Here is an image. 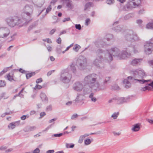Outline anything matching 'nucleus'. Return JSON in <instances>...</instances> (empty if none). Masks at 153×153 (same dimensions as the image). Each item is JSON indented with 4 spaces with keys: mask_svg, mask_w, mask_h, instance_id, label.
<instances>
[{
    "mask_svg": "<svg viewBox=\"0 0 153 153\" xmlns=\"http://www.w3.org/2000/svg\"><path fill=\"white\" fill-rule=\"evenodd\" d=\"M98 75L95 74H89L86 76L83 80L82 83L84 86L88 85L92 89L99 91L101 89L100 87V84L98 81Z\"/></svg>",
    "mask_w": 153,
    "mask_h": 153,
    "instance_id": "obj_1",
    "label": "nucleus"
},
{
    "mask_svg": "<svg viewBox=\"0 0 153 153\" xmlns=\"http://www.w3.org/2000/svg\"><path fill=\"white\" fill-rule=\"evenodd\" d=\"M132 74V76L128 77V79L131 82L136 83L138 82L140 83H144L150 81V80H145L142 79L146 76V74L144 70L141 69L135 70Z\"/></svg>",
    "mask_w": 153,
    "mask_h": 153,
    "instance_id": "obj_2",
    "label": "nucleus"
},
{
    "mask_svg": "<svg viewBox=\"0 0 153 153\" xmlns=\"http://www.w3.org/2000/svg\"><path fill=\"white\" fill-rule=\"evenodd\" d=\"M111 51L113 56L120 59H125L126 58L129 57L131 55L130 53L127 52L126 51L123 50L121 51L117 47L111 48Z\"/></svg>",
    "mask_w": 153,
    "mask_h": 153,
    "instance_id": "obj_3",
    "label": "nucleus"
},
{
    "mask_svg": "<svg viewBox=\"0 0 153 153\" xmlns=\"http://www.w3.org/2000/svg\"><path fill=\"white\" fill-rule=\"evenodd\" d=\"M125 38L126 40L127 41L126 42L127 46L128 47L132 46L131 44L132 42L140 40V38L138 37L137 34L131 30H127L126 31Z\"/></svg>",
    "mask_w": 153,
    "mask_h": 153,
    "instance_id": "obj_4",
    "label": "nucleus"
},
{
    "mask_svg": "<svg viewBox=\"0 0 153 153\" xmlns=\"http://www.w3.org/2000/svg\"><path fill=\"white\" fill-rule=\"evenodd\" d=\"M96 53L97 56V57L93 62L94 64L97 67H103L102 63V61L103 59L102 55L104 53L105 51L99 49L97 50Z\"/></svg>",
    "mask_w": 153,
    "mask_h": 153,
    "instance_id": "obj_5",
    "label": "nucleus"
},
{
    "mask_svg": "<svg viewBox=\"0 0 153 153\" xmlns=\"http://www.w3.org/2000/svg\"><path fill=\"white\" fill-rule=\"evenodd\" d=\"M114 36L112 34H107L103 39H99L95 42V45L97 47H104L105 45V40L109 41L113 39Z\"/></svg>",
    "mask_w": 153,
    "mask_h": 153,
    "instance_id": "obj_6",
    "label": "nucleus"
},
{
    "mask_svg": "<svg viewBox=\"0 0 153 153\" xmlns=\"http://www.w3.org/2000/svg\"><path fill=\"white\" fill-rule=\"evenodd\" d=\"M72 75L68 72L67 70L62 71L61 73L60 80L64 83H68L71 81Z\"/></svg>",
    "mask_w": 153,
    "mask_h": 153,
    "instance_id": "obj_7",
    "label": "nucleus"
},
{
    "mask_svg": "<svg viewBox=\"0 0 153 153\" xmlns=\"http://www.w3.org/2000/svg\"><path fill=\"white\" fill-rule=\"evenodd\" d=\"M76 64L80 69H85L86 67L87 64L86 58L82 56H79L76 61Z\"/></svg>",
    "mask_w": 153,
    "mask_h": 153,
    "instance_id": "obj_8",
    "label": "nucleus"
},
{
    "mask_svg": "<svg viewBox=\"0 0 153 153\" xmlns=\"http://www.w3.org/2000/svg\"><path fill=\"white\" fill-rule=\"evenodd\" d=\"M18 18L16 17H10L6 19V22L10 27H14L18 24Z\"/></svg>",
    "mask_w": 153,
    "mask_h": 153,
    "instance_id": "obj_9",
    "label": "nucleus"
},
{
    "mask_svg": "<svg viewBox=\"0 0 153 153\" xmlns=\"http://www.w3.org/2000/svg\"><path fill=\"white\" fill-rule=\"evenodd\" d=\"M140 3V0H129L126 5V7L128 9H131L138 6Z\"/></svg>",
    "mask_w": 153,
    "mask_h": 153,
    "instance_id": "obj_10",
    "label": "nucleus"
},
{
    "mask_svg": "<svg viewBox=\"0 0 153 153\" xmlns=\"http://www.w3.org/2000/svg\"><path fill=\"white\" fill-rule=\"evenodd\" d=\"M10 34V30L7 27H0V38L5 39Z\"/></svg>",
    "mask_w": 153,
    "mask_h": 153,
    "instance_id": "obj_11",
    "label": "nucleus"
},
{
    "mask_svg": "<svg viewBox=\"0 0 153 153\" xmlns=\"http://www.w3.org/2000/svg\"><path fill=\"white\" fill-rule=\"evenodd\" d=\"M144 51L146 54H151L153 51V44L150 42H146L144 45Z\"/></svg>",
    "mask_w": 153,
    "mask_h": 153,
    "instance_id": "obj_12",
    "label": "nucleus"
},
{
    "mask_svg": "<svg viewBox=\"0 0 153 153\" xmlns=\"http://www.w3.org/2000/svg\"><path fill=\"white\" fill-rule=\"evenodd\" d=\"M23 12L28 17H31L33 11V7L30 5H26L23 9Z\"/></svg>",
    "mask_w": 153,
    "mask_h": 153,
    "instance_id": "obj_13",
    "label": "nucleus"
},
{
    "mask_svg": "<svg viewBox=\"0 0 153 153\" xmlns=\"http://www.w3.org/2000/svg\"><path fill=\"white\" fill-rule=\"evenodd\" d=\"M84 86L82 81V82L77 81L74 83L73 86V89L78 92H80L82 91Z\"/></svg>",
    "mask_w": 153,
    "mask_h": 153,
    "instance_id": "obj_14",
    "label": "nucleus"
},
{
    "mask_svg": "<svg viewBox=\"0 0 153 153\" xmlns=\"http://www.w3.org/2000/svg\"><path fill=\"white\" fill-rule=\"evenodd\" d=\"M20 120L13 122L10 123L8 126V128L9 129L13 130L16 127L18 126L20 124Z\"/></svg>",
    "mask_w": 153,
    "mask_h": 153,
    "instance_id": "obj_15",
    "label": "nucleus"
},
{
    "mask_svg": "<svg viewBox=\"0 0 153 153\" xmlns=\"http://www.w3.org/2000/svg\"><path fill=\"white\" fill-rule=\"evenodd\" d=\"M15 76L12 73H9L6 74L4 76V78L10 82L13 81H16V80L15 79Z\"/></svg>",
    "mask_w": 153,
    "mask_h": 153,
    "instance_id": "obj_16",
    "label": "nucleus"
},
{
    "mask_svg": "<svg viewBox=\"0 0 153 153\" xmlns=\"http://www.w3.org/2000/svg\"><path fill=\"white\" fill-rule=\"evenodd\" d=\"M113 30L117 33L120 32L123 33L125 31V27L123 25H119L115 27Z\"/></svg>",
    "mask_w": 153,
    "mask_h": 153,
    "instance_id": "obj_17",
    "label": "nucleus"
},
{
    "mask_svg": "<svg viewBox=\"0 0 153 153\" xmlns=\"http://www.w3.org/2000/svg\"><path fill=\"white\" fill-rule=\"evenodd\" d=\"M142 61V59L135 58L131 62V64L133 66H137L140 65Z\"/></svg>",
    "mask_w": 153,
    "mask_h": 153,
    "instance_id": "obj_18",
    "label": "nucleus"
},
{
    "mask_svg": "<svg viewBox=\"0 0 153 153\" xmlns=\"http://www.w3.org/2000/svg\"><path fill=\"white\" fill-rule=\"evenodd\" d=\"M117 102L118 104H122L129 102V98L128 97L119 98L117 99Z\"/></svg>",
    "mask_w": 153,
    "mask_h": 153,
    "instance_id": "obj_19",
    "label": "nucleus"
},
{
    "mask_svg": "<svg viewBox=\"0 0 153 153\" xmlns=\"http://www.w3.org/2000/svg\"><path fill=\"white\" fill-rule=\"evenodd\" d=\"M36 127L34 126H28L24 128V130L26 132L34 131L36 129Z\"/></svg>",
    "mask_w": 153,
    "mask_h": 153,
    "instance_id": "obj_20",
    "label": "nucleus"
},
{
    "mask_svg": "<svg viewBox=\"0 0 153 153\" xmlns=\"http://www.w3.org/2000/svg\"><path fill=\"white\" fill-rule=\"evenodd\" d=\"M63 1L66 3V6L70 9H72L74 7V6L71 0H62Z\"/></svg>",
    "mask_w": 153,
    "mask_h": 153,
    "instance_id": "obj_21",
    "label": "nucleus"
},
{
    "mask_svg": "<svg viewBox=\"0 0 153 153\" xmlns=\"http://www.w3.org/2000/svg\"><path fill=\"white\" fill-rule=\"evenodd\" d=\"M84 96L81 94H78L75 101L77 103L81 102L83 100Z\"/></svg>",
    "mask_w": 153,
    "mask_h": 153,
    "instance_id": "obj_22",
    "label": "nucleus"
},
{
    "mask_svg": "<svg viewBox=\"0 0 153 153\" xmlns=\"http://www.w3.org/2000/svg\"><path fill=\"white\" fill-rule=\"evenodd\" d=\"M140 124L137 123L133 125V127L131 128V130L133 131L136 132L138 131L140 129Z\"/></svg>",
    "mask_w": 153,
    "mask_h": 153,
    "instance_id": "obj_23",
    "label": "nucleus"
},
{
    "mask_svg": "<svg viewBox=\"0 0 153 153\" xmlns=\"http://www.w3.org/2000/svg\"><path fill=\"white\" fill-rule=\"evenodd\" d=\"M40 97L43 101L45 102H48V98L44 93L42 92L40 94Z\"/></svg>",
    "mask_w": 153,
    "mask_h": 153,
    "instance_id": "obj_24",
    "label": "nucleus"
},
{
    "mask_svg": "<svg viewBox=\"0 0 153 153\" xmlns=\"http://www.w3.org/2000/svg\"><path fill=\"white\" fill-rule=\"evenodd\" d=\"M105 58L108 62H111L113 60L112 56L109 52L105 54Z\"/></svg>",
    "mask_w": 153,
    "mask_h": 153,
    "instance_id": "obj_25",
    "label": "nucleus"
},
{
    "mask_svg": "<svg viewBox=\"0 0 153 153\" xmlns=\"http://www.w3.org/2000/svg\"><path fill=\"white\" fill-rule=\"evenodd\" d=\"M26 20L24 19H19L18 18V20L17 21L18 24L17 25H19V27L23 26L25 23Z\"/></svg>",
    "mask_w": 153,
    "mask_h": 153,
    "instance_id": "obj_26",
    "label": "nucleus"
},
{
    "mask_svg": "<svg viewBox=\"0 0 153 153\" xmlns=\"http://www.w3.org/2000/svg\"><path fill=\"white\" fill-rule=\"evenodd\" d=\"M94 93L92 92L89 95V98L91 99V101L93 102H95L97 100V99L94 97Z\"/></svg>",
    "mask_w": 153,
    "mask_h": 153,
    "instance_id": "obj_27",
    "label": "nucleus"
},
{
    "mask_svg": "<svg viewBox=\"0 0 153 153\" xmlns=\"http://www.w3.org/2000/svg\"><path fill=\"white\" fill-rule=\"evenodd\" d=\"M123 83L125 85V87L126 88H128L131 86V84L127 79H125L123 80Z\"/></svg>",
    "mask_w": 153,
    "mask_h": 153,
    "instance_id": "obj_28",
    "label": "nucleus"
},
{
    "mask_svg": "<svg viewBox=\"0 0 153 153\" xmlns=\"http://www.w3.org/2000/svg\"><path fill=\"white\" fill-rule=\"evenodd\" d=\"M133 51L134 53H138L140 51L139 47L138 45H135L133 46Z\"/></svg>",
    "mask_w": 153,
    "mask_h": 153,
    "instance_id": "obj_29",
    "label": "nucleus"
},
{
    "mask_svg": "<svg viewBox=\"0 0 153 153\" xmlns=\"http://www.w3.org/2000/svg\"><path fill=\"white\" fill-rule=\"evenodd\" d=\"M93 6V3L90 2H89L86 4L85 5L84 10H88L91 7Z\"/></svg>",
    "mask_w": 153,
    "mask_h": 153,
    "instance_id": "obj_30",
    "label": "nucleus"
},
{
    "mask_svg": "<svg viewBox=\"0 0 153 153\" xmlns=\"http://www.w3.org/2000/svg\"><path fill=\"white\" fill-rule=\"evenodd\" d=\"M86 86L85 85V86H84L85 87H83V94H88V93H89L90 92V90L87 88L86 87Z\"/></svg>",
    "mask_w": 153,
    "mask_h": 153,
    "instance_id": "obj_31",
    "label": "nucleus"
},
{
    "mask_svg": "<svg viewBox=\"0 0 153 153\" xmlns=\"http://www.w3.org/2000/svg\"><path fill=\"white\" fill-rule=\"evenodd\" d=\"M70 68L71 71L74 73H75L76 72V68L73 64H71L70 65Z\"/></svg>",
    "mask_w": 153,
    "mask_h": 153,
    "instance_id": "obj_32",
    "label": "nucleus"
},
{
    "mask_svg": "<svg viewBox=\"0 0 153 153\" xmlns=\"http://www.w3.org/2000/svg\"><path fill=\"white\" fill-rule=\"evenodd\" d=\"M146 28L149 29H153V22L149 23L147 24Z\"/></svg>",
    "mask_w": 153,
    "mask_h": 153,
    "instance_id": "obj_33",
    "label": "nucleus"
},
{
    "mask_svg": "<svg viewBox=\"0 0 153 153\" xmlns=\"http://www.w3.org/2000/svg\"><path fill=\"white\" fill-rule=\"evenodd\" d=\"M119 114V112H115L111 116V117L113 118L114 119H116L117 118Z\"/></svg>",
    "mask_w": 153,
    "mask_h": 153,
    "instance_id": "obj_34",
    "label": "nucleus"
},
{
    "mask_svg": "<svg viewBox=\"0 0 153 153\" xmlns=\"http://www.w3.org/2000/svg\"><path fill=\"white\" fill-rule=\"evenodd\" d=\"M80 48V46L79 45H78L77 44H76L73 47V49L75 51L77 52Z\"/></svg>",
    "mask_w": 153,
    "mask_h": 153,
    "instance_id": "obj_35",
    "label": "nucleus"
},
{
    "mask_svg": "<svg viewBox=\"0 0 153 153\" xmlns=\"http://www.w3.org/2000/svg\"><path fill=\"white\" fill-rule=\"evenodd\" d=\"M35 73L34 72H32L30 73L27 74L26 75V77L27 79H28L32 76L35 75Z\"/></svg>",
    "mask_w": 153,
    "mask_h": 153,
    "instance_id": "obj_36",
    "label": "nucleus"
},
{
    "mask_svg": "<svg viewBox=\"0 0 153 153\" xmlns=\"http://www.w3.org/2000/svg\"><path fill=\"white\" fill-rule=\"evenodd\" d=\"M91 142V141L90 139H87L85 140L84 143L85 145H88L90 144Z\"/></svg>",
    "mask_w": 153,
    "mask_h": 153,
    "instance_id": "obj_37",
    "label": "nucleus"
},
{
    "mask_svg": "<svg viewBox=\"0 0 153 153\" xmlns=\"http://www.w3.org/2000/svg\"><path fill=\"white\" fill-rule=\"evenodd\" d=\"M133 15L131 14H128L125 16L124 17V19L125 20H128L132 17Z\"/></svg>",
    "mask_w": 153,
    "mask_h": 153,
    "instance_id": "obj_38",
    "label": "nucleus"
},
{
    "mask_svg": "<svg viewBox=\"0 0 153 153\" xmlns=\"http://www.w3.org/2000/svg\"><path fill=\"white\" fill-rule=\"evenodd\" d=\"M5 82L4 80H0V87H3L6 85Z\"/></svg>",
    "mask_w": 153,
    "mask_h": 153,
    "instance_id": "obj_39",
    "label": "nucleus"
},
{
    "mask_svg": "<svg viewBox=\"0 0 153 153\" xmlns=\"http://www.w3.org/2000/svg\"><path fill=\"white\" fill-rule=\"evenodd\" d=\"M74 144H69L66 143V147L67 148H73L74 146Z\"/></svg>",
    "mask_w": 153,
    "mask_h": 153,
    "instance_id": "obj_40",
    "label": "nucleus"
},
{
    "mask_svg": "<svg viewBox=\"0 0 153 153\" xmlns=\"http://www.w3.org/2000/svg\"><path fill=\"white\" fill-rule=\"evenodd\" d=\"M45 3V0H43L41 2L39 3L38 4H35L34 6H36L37 7H40L42 6Z\"/></svg>",
    "mask_w": 153,
    "mask_h": 153,
    "instance_id": "obj_41",
    "label": "nucleus"
},
{
    "mask_svg": "<svg viewBox=\"0 0 153 153\" xmlns=\"http://www.w3.org/2000/svg\"><path fill=\"white\" fill-rule=\"evenodd\" d=\"M37 22H35L34 24H33L32 25H30L28 27V30L30 31L33 27H35L37 25Z\"/></svg>",
    "mask_w": 153,
    "mask_h": 153,
    "instance_id": "obj_42",
    "label": "nucleus"
},
{
    "mask_svg": "<svg viewBox=\"0 0 153 153\" xmlns=\"http://www.w3.org/2000/svg\"><path fill=\"white\" fill-rule=\"evenodd\" d=\"M32 153H40V150L39 148H36L31 152Z\"/></svg>",
    "mask_w": 153,
    "mask_h": 153,
    "instance_id": "obj_43",
    "label": "nucleus"
},
{
    "mask_svg": "<svg viewBox=\"0 0 153 153\" xmlns=\"http://www.w3.org/2000/svg\"><path fill=\"white\" fill-rule=\"evenodd\" d=\"M143 22V21L140 19H138L136 20V23L140 26H142Z\"/></svg>",
    "mask_w": 153,
    "mask_h": 153,
    "instance_id": "obj_44",
    "label": "nucleus"
},
{
    "mask_svg": "<svg viewBox=\"0 0 153 153\" xmlns=\"http://www.w3.org/2000/svg\"><path fill=\"white\" fill-rule=\"evenodd\" d=\"M12 65H11V66H10V67H6V68H4L3 70V72H4V73H5L7 71H8L9 70H10V69L11 68H12Z\"/></svg>",
    "mask_w": 153,
    "mask_h": 153,
    "instance_id": "obj_45",
    "label": "nucleus"
},
{
    "mask_svg": "<svg viewBox=\"0 0 153 153\" xmlns=\"http://www.w3.org/2000/svg\"><path fill=\"white\" fill-rule=\"evenodd\" d=\"M149 86L147 85L146 86H145V87H144L143 88H142L141 89V90L143 91H146L147 90H149L151 88L149 87Z\"/></svg>",
    "mask_w": 153,
    "mask_h": 153,
    "instance_id": "obj_46",
    "label": "nucleus"
},
{
    "mask_svg": "<svg viewBox=\"0 0 153 153\" xmlns=\"http://www.w3.org/2000/svg\"><path fill=\"white\" fill-rule=\"evenodd\" d=\"M63 135V133H61L59 134H53L52 135V137H60L62 135Z\"/></svg>",
    "mask_w": 153,
    "mask_h": 153,
    "instance_id": "obj_47",
    "label": "nucleus"
},
{
    "mask_svg": "<svg viewBox=\"0 0 153 153\" xmlns=\"http://www.w3.org/2000/svg\"><path fill=\"white\" fill-rule=\"evenodd\" d=\"M106 2L108 4L111 5L114 3V0H107Z\"/></svg>",
    "mask_w": 153,
    "mask_h": 153,
    "instance_id": "obj_48",
    "label": "nucleus"
},
{
    "mask_svg": "<svg viewBox=\"0 0 153 153\" xmlns=\"http://www.w3.org/2000/svg\"><path fill=\"white\" fill-rule=\"evenodd\" d=\"M84 138L82 135L81 136L79 137V140L78 141V142L79 143H82Z\"/></svg>",
    "mask_w": 153,
    "mask_h": 153,
    "instance_id": "obj_49",
    "label": "nucleus"
},
{
    "mask_svg": "<svg viewBox=\"0 0 153 153\" xmlns=\"http://www.w3.org/2000/svg\"><path fill=\"white\" fill-rule=\"evenodd\" d=\"M51 5L50 4L48 6L46 10V14L45 15L51 11Z\"/></svg>",
    "mask_w": 153,
    "mask_h": 153,
    "instance_id": "obj_50",
    "label": "nucleus"
},
{
    "mask_svg": "<svg viewBox=\"0 0 153 153\" xmlns=\"http://www.w3.org/2000/svg\"><path fill=\"white\" fill-rule=\"evenodd\" d=\"M110 78L111 77L110 76L106 77L104 81V83L105 84L108 82L109 81Z\"/></svg>",
    "mask_w": 153,
    "mask_h": 153,
    "instance_id": "obj_51",
    "label": "nucleus"
},
{
    "mask_svg": "<svg viewBox=\"0 0 153 153\" xmlns=\"http://www.w3.org/2000/svg\"><path fill=\"white\" fill-rule=\"evenodd\" d=\"M42 88V87L39 85H36L34 88V90H36V89H40Z\"/></svg>",
    "mask_w": 153,
    "mask_h": 153,
    "instance_id": "obj_52",
    "label": "nucleus"
},
{
    "mask_svg": "<svg viewBox=\"0 0 153 153\" xmlns=\"http://www.w3.org/2000/svg\"><path fill=\"white\" fill-rule=\"evenodd\" d=\"M90 23V19L88 18L86 19L85 22V25L88 26Z\"/></svg>",
    "mask_w": 153,
    "mask_h": 153,
    "instance_id": "obj_53",
    "label": "nucleus"
},
{
    "mask_svg": "<svg viewBox=\"0 0 153 153\" xmlns=\"http://www.w3.org/2000/svg\"><path fill=\"white\" fill-rule=\"evenodd\" d=\"M78 117V114H73L71 117V119L72 120H74Z\"/></svg>",
    "mask_w": 153,
    "mask_h": 153,
    "instance_id": "obj_54",
    "label": "nucleus"
},
{
    "mask_svg": "<svg viewBox=\"0 0 153 153\" xmlns=\"http://www.w3.org/2000/svg\"><path fill=\"white\" fill-rule=\"evenodd\" d=\"M75 27L76 29L79 30H80L81 29V26L80 24L75 25Z\"/></svg>",
    "mask_w": 153,
    "mask_h": 153,
    "instance_id": "obj_55",
    "label": "nucleus"
},
{
    "mask_svg": "<svg viewBox=\"0 0 153 153\" xmlns=\"http://www.w3.org/2000/svg\"><path fill=\"white\" fill-rule=\"evenodd\" d=\"M43 41L45 42H47L48 43H51L52 41L49 39H43Z\"/></svg>",
    "mask_w": 153,
    "mask_h": 153,
    "instance_id": "obj_56",
    "label": "nucleus"
},
{
    "mask_svg": "<svg viewBox=\"0 0 153 153\" xmlns=\"http://www.w3.org/2000/svg\"><path fill=\"white\" fill-rule=\"evenodd\" d=\"M28 117L29 116H28L27 115H24L21 117V119L22 120H25L27 118H28Z\"/></svg>",
    "mask_w": 153,
    "mask_h": 153,
    "instance_id": "obj_57",
    "label": "nucleus"
},
{
    "mask_svg": "<svg viewBox=\"0 0 153 153\" xmlns=\"http://www.w3.org/2000/svg\"><path fill=\"white\" fill-rule=\"evenodd\" d=\"M46 114L44 112H41L40 114V117H39V118H41L42 117H43Z\"/></svg>",
    "mask_w": 153,
    "mask_h": 153,
    "instance_id": "obj_58",
    "label": "nucleus"
},
{
    "mask_svg": "<svg viewBox=\"0 0 153 153\" xmlns=\"http://www.w3.org/2000/svg\"><path fill=\"white\" fill-rule=\"evenodd\" d=\"M71 20L70 18L69 17H68L67 18H65L63 19L62 20V22H65L67 21H69Z\"/></svg>",
    "mask_w": 153,
    "mask_h": 153,
    "instance_id": "obj_59",
    "label": "nucleus"
},
{
    "mask_svg": "<svg viewBox=\"0 0 153 153\" xmlns=\"http://www.w3.org/2000/svg\"><path fill=\"white\" fill-rule=\"evenodd\" d=\"M7 149V147L6 146H1L0 147V150L1 151H4Z\"/></svg>",
    "mask_w": 153,
    "mask_h": 153,
    "instance_id": "obj_60",
    "label": "nucleus"
},
{
    "mask_svg": "<svg viewBox=\"0 0 153 153\" xmlns=\"http://www.w3.org/2000/svg\"><path fill=\"white\" fill-rule=\"evenodd\" d=\"M55 70H51V71H49L47 74V76H50V75H51V74L54 72V71H55Z\"/></svg>",
    "mask_w": 153,
    "mask_h": 153,
    "instance_id": "obj_61",
    "label": "nucleus"
},
{
    "mask_svg": "<svg viewBox=\"0 0 153 153\" xmlns=\"http://www.w3.org/2000/svg\"><path fill=\"white\" fill-rule=\"evenodd\" d=\"M42 82V79L41 78L36 79V82L37 83H39Z\"/></svg>",
    "mask_w": 153,
    "mask_h": 153,
    "instance_id": "obj_62",
    "label": "nucleus"
},
{
    "mask_svg": "<svg viewBox=\"0 0 153 153\" xmlns=\"http://www.w3.org/2000/svg\"><path fill=\"white\" fill-rule=\"evenodd\" d=\"M52 109V106L50 105L48 106L46 108V110L48 111H51Z\"/></svg>",
    "mask_w": 153,
    "mask_h": 153,
    "instance_id": "obj_63",
    "label": "nucleus"
},
{
    "mask_svg": "<svg viewBox=\"0 0 153 153\" xmlns=\"http://www.w3.org/2000/svg\"><path fill=\"white\" fill-rule=\"evenodd\" d=\"M144 10L143 9L140 10L138 12L139 14L141 15L143 14L144 13Z\"/></svg>",
    "mask_w": 153,
    "mask_h": 153,
    "instance_id": "obj_64",
    "label": "nucleus"
}]
</instances>
